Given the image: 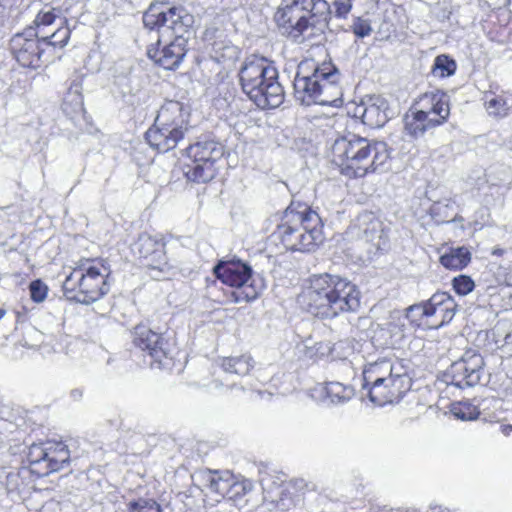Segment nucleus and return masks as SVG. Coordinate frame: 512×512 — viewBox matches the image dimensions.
I'll return each mask as SVG.
<instances>
[{"instance_id":"nucleus-23","label":"nucleus","mask_w":512,"mask_h":512,"mask_svg":"<svg viewBox=\"0 0 512 512\" xmlns=\"http://www.w3.org/2000/svg\"><path fill=\"white\" fill-rule=\"evenodd\" d=\"M498 400L494 398L483 399L480 403L474 404L470 401H461L452 404L451 414L462 421H471L477 419L481 414H484L486 409L490 406H495Z\"/></svg>"},{"instance_id":"nucleus-5","label":"nucleus","mask_w":512,"mask_h":512,"mask_svg":"<svg viewBox=\"0 0 512 512\" xmlns=\"http://www.w3.org/2000/svg\"><path fill=\"white\" fill-rule=\"evenodd\" d=\"M339 73L330 63L315 66L313 61L304 60L298 66L293 86L295 97L304 105L340 106L342 89Z\"/></svg>"},{"instance_id":"nucleus-2","label":"nucleus","mask_w":512,"mask_h":512,"mask_svg":"<svg viewBox=\"0 0 512 512\" xmlns=\"http://www.w3.org/2000/svg\"><path fill=\"white\" fill-rule=\"evenodd\" d=\"M302 310L320 319H334L355 312L360 291L351 281L328 273L311 276L297 297Z\"/></svg>"},{"instance_id":"nucleus-29","label":"nucleus","mask_w":512,"mask_h":512,"mask_svg":"<svg viewBox=\"0 0 512 512\" xmlns=\"http://www.w3.org/2000/svg\"><path fill=\"white\" fill-rule=\"evenodd\" d=\"M471 260V253L466 247L451 248L440 257V263L447 269L461 270Z\"/></svg>"},{"instance_id":"nucleus-7","label":"nucleus","mask_w":512,"mask_h":512,"mask_svg":"<svg viewBox=\"0 0 512 512\" xmlns=\"http://www.w3.org/2000/svg\"><path fill=\"white\" fill-rule=\"evenodd\" d=\"M239 76L244 93L259 108H276L283 102L284 90L278 82V71L265 58L247 60Z\"/></svg>"},{"instance_id":"nucleus-39","label":"nucleus","mask_w":512,"mask_h":512,"mask_svg":"<svg viewBox=\"0 0 512 512\" xmlns=\"http://www.w3.org/2000/svg\"><path fill=\"white\" fill-rule=\"evenodd\" d=\"M351 29L353 33L359 38L367 37L372 32L370 21L361 17H357L353 20Z\"/></svg>"},{"instance_id":"nucleus-40","label":"nucleus","mask_w":512,"mask_h":512,"mask_svg":"<svg viewBox=\"0 0 512 512\" xmlns=\"http://www.w3.org/2000/svg\"><path fill=\"white\" fill-rule=\"evenodd\" d=\"M353 6V0H335V15L338 18H346Z\"/></svg>"},{"instance_id":"nucleus-32","label":"nucleus","mask_w":512,"mask_h":512,"mask_svg":"<svg viewBox=\"0 0 512 512\" xmlns=\"http://www.w3.org/2000/svg\"><path fill=\"white\" fill-rule=\"evenodd\" d=\"M47 442L32 444L29 447L28 460L34 467L33 469L39 473V471H45V464L47 458Z\"/></svg>"},{"instance_id":"nucleus-13","label":"nucleus","mask_w":512,"mask_h":512,"mask_svg":"<svg viewBox=\"0 0 512 512\" xmlns=\"http://www.w3.org/2000/svg\"><path fill=\"white\" fill-rule=\"evenodd\" d=\"M60 14L59 9H43L36 15L33 26L28 29H33V35L45 46L63 48L70 39L71 30L68 27V20Z\"/></svg>"},{"instance_id":"nucleus-19","label":"nucleus","mask_w":512,"mask_h":512,"mask_svg":"<svg viewBox=\"0 0 512 512\" xmlns=\"http://www.w3.org/2000/svg\"><path fill=\"white\" fill-rule=\"evenodd\" d=\"M351 233L371 242L377 249H381L386 244L383 223L372 212L360 214L351 227Z\"/></svg>"},{"instance_id":"nucleus-43","label":"nucleus","mask_w":512,"mask_h":512,"mask_svg":"<svg viewBox=\"0 0 512 512\" xmlns=\"http://www.w3.org/2000/svg\"><path fill=\"white\" fill-rule=\"evenodd\" d=\"M440 208V204H436L432 207V213H436V210Z\"/></svg>"},{"instance_id":"nucleus-35","label":"nucleus","mask_w":512,"mask_h":512,"mask_svg":"<svg viewBox=\"0 0 512 512\" xmlns=\"http://www.w3.org/2000/svg\"><path fill=\"white\" fill-rule=\"evenodd\" d=\"M456 63L447 55H439L435 58L432 73L436 77H448L455 73Z\"/></svg>"},{"instance_id":"nucleus-3","label":"nucleus","mask_w":512,"mask_h":512,"mask_svg":"<svg viewBox=\"0 0 512 512\" xmlns=\"http://www.w3.org/2000/svg\"><path fill=\"white\" fill-rule=\"evenodd\" d=\"M331 160L348 178H363L389 168L390 152L386 143L349 134L337 138L331 146Z\"/></svg>"},{"instance_id":"nucleus-24","label":"nucleus","mask_w":512,"mask_h":512,"mask_svg":"<svg viewBox=\"0 0 512 512\" xmlns=\"http://www.w3.org/2000/svg\"><path fill=\"white\" fill-rule=\"evenodd\" d=\"M47 458L45 471H39V474L47 475L58 471L69 462L70 452L67 446L61 441H47Z\"/></svg>"},{"instance_id":"nucleus-20","label":"nucleus","mask_w":512,"mask_h":512,"mask_svg":"<svg viewBox=\"0 0 512 512\" xmlns=\"http://www.w3.org/2000/svg\"><path fill=\"white\" fill-rule=\"evenodd\" d=\"M457 304L452 296L446 292H438L428 300L427 326L439 328L449 323L455 316Z\"/></svg>"},{"instance_id":"nucleus-8","label":"nucleus","mask_w":512,"mask_h":512,"mask_svg":"<svg viewBox=\"0 0 512 512\" xmlns=\"http://www.w3.org/2000/svg\"><path fill=\"white\" fill-rule=\"evenodd\" d=\"M110 270L103 261L84 259L63 282L65 295L78 303L91 304L108 293Z\"/></svg>"},{"instance_id":"nucleus-27","label":"nucleus","mask_w":512,"mask_h":512,"mask_svg":"<svg viewBox=\"0 0 512 512\" xmlns=\"http://www.w3.org/2000/svg\"><path fill=\"white\" fill-rule=\"evenodd\" d=\"M62 110L70 117H73L83 112L84 103L82 96V87L80 83L73 82L70 85L63 99Z\"/></svg>"},{"instance_id":"nucleus-12","label":"nucleus","mask_w":512,"mask_h":512,"mask_svg":"<svg viewBox=\"0 0 512 512\" xmlns=\"http://www.w3.org/2000/svg\"><path fill=\"white\" fill-rule=\"evenodd\" d=\"M133 251L142 259L151 278L162 280L173 274V266L166 257L165 242L161 235H140L134 244Z\"/></svg>"},{"instance_id":"nucleus-38","label":"nucleus","mask_w":512,"mask_h":512,"mask_svg":"<svg viewBox=\"0 0 512 512\" xmlns=\"http://www.w3.org/2000/svg\"><path fill=\"white\" fill-rule=\"evenodd\" d=\"M453 288L458 295L465 296L473 291L475 284L471 277L459 275L452 281Z\"/></svg>"},{"instance_id":"nucleus-15","label":"nucleus","mask_w":512,"mask_h":512,"mask_svg":"<svg viewBox=\"0 0 512 512\" xmlns=\"http://www.w3.org/2000/svg\"><path fill=\"white\" fill-rule=\"evenodd\" d=\"M45 45L33 35V29H26L14 35L10 41L11 51L17 62L23 67L36 69L41 65Z\"/></svg>"},{"instance_id":"nucleus-21","label":"nucleus","mask_w":512,"mask_h":512,"mask_svg":"<svg viewBox=\"0 0 512 512\" xmlns=\"http://www.w3.org/2000/svg\"><path fill=\"white\" fill-rule=\"evenodd\" d=\"M133 343L141 350L146 351L151 359L158 363L159 367L166 359V352L163 348V339L160 334L152 331L145 325H138L133 332Z\"/></svg>"},{"instance_id":"nucleus-14","label":"nucleus","mask_w":512,"mask_h":512,"mask_svg":"<svg viewBox=\"0 0 512 512\" xmlns=\"http://www.w3.org/2000/svg\"><path fill=\"white\" fill-rule=\"evenodd\" d=\"M483 374V357L477 351L469 349L459 360L452 363L445 377L447 384L465 388L479 384Z\"/></svg>"},{"instance_id":"nucleus-33","label":"nucleus","mask_w":512,"mask_h":512,"mask_svg":"<svg viewBox=\"0 0 512 512\" xmlns=\"http://www.w3.org/2000/svg\"><path fill=\"white\" fill-rule=\"evenodd\" d=\"M405 317L414 326H427V321H430L428 317V301L422 304H415L408 307L406 309Z\"/></svg>"},{"instance_id":"nucleus-25","label":"nucleus","mask_w":512,"mask_h":512,"mask_svg":"<svg viewBox=\"0 0 512 512\" xmlns=\"http://www.w3.org/2000/svg\"><path fill=\"white\" fill-rule=\"evenodd\" d=\"M207 488L210 492L217 494L220 497L229 495L230 490L238 486L233 475L229 471H214L210 472L206 477Z\"/></svg>"},{"instance_id":"nucleus-41","label":"nucleus","mask_w":512,"mask_h":512,"mask_svg":"<svg viewBox=\"0 0 512 512\" xmlns=\"http://www.w3.org/2000/svg\"><path fill=\"white\" fill-rule=\"evenodd\" d=\"M500 429L505 436H510L512 434V425L510 424L502 425Z\"/></svg>"},{"instance_id":"nucleus-18","label":"nucleus","mask_w":512,"mask_h":512,"mask_svg":"<svg viewBox=\"0 0 512 512\" xmlns=\"http://www.w3.org/2000/svg\"><path fill=\"white\" fill-rule=\"evenodd\" d=\"M274 18L282 33L294 39L301 36L309 25V20L293 2L279 7Z\"/></svg>"},{"instance_id":"nucleus-11","label":"nucleus","mask_w":512,"mask_h":512,"mask_svg":"<svg viewBox=\"0 0 512 512\" xmlns=\"http://www.w3.org/2000/svg\"><path fill=\"white\" fill-rule=\"evenodd\" d=\"M214 273L224 284L239 289L234 293L237 302L255 300L264 288L262 280L253 277L252 268L240 261L220 262Z\"/></svg>"},{"instance_id":"nucleus-1","label":"nucleus","mask_w":512,"mask_h":512,"mask_svg":"<svg viewBox=\"0 0 512 512\" xmlns=\"http://www.w3.org/2000/svg\"><path fill=\"white\" fill-rule=\"evenodd\" d=\"M144 26L156 42L148 46L147 55L164 69H174L186 54V45L192 34L194 17L184 8L164 9L151 5L143 15Z\"/></svg>"},{"instance_id":"nucleus-37","label":"nucleus","mask_w":512,"mask_h":512,"mask_svg":"<svg viewBox=\"0 0 512 512\" xmlns=\"http://www.w3.org/2000/svg\"><path fill=\"white\" fill-rule=\"evenodd\" d=\"M29 292L33 302L42 303L48 296L49 288L41 279H36L29 284Z\"/></svg>"},{"instance_id":"nucleus-44","label":"nucleus","mask_w":512,"mask_h":512,"mask_svg":"<svg viewBox=\"0 0 512 512\" xmlns=\"http://www.w3.org/2000/svg\"><path fill=\"white\" fill-rule=\"evenodd\" d=\"M5 313H6V312H5V310H4V309H2V308H0V319H2V318H3V316L5 315Z\"/></svg>"},{"instance_id":"nucleus-22","label":"nucleus","mask_w":512,"mask_h":512,"mask_svg":"<svg viewBox=\"0 0 512 512\" xmlns=\"http://www.w3.org/2000/svg\"><path fill=\"white\" fill-rule=\"evenodd\" d=\"M387 102L381 96H370L356 107L355 115L362 119V122L371 127L383 126L387 119Z\"/></svg>"},{"instance_id":"nucleus-10","label":"nucleus","mask_w":512,"mask_h":512,"mask_svg":"<svg viewBox=\"0 0 512 512\" xmlns=\"http://www.w3.org/2000/svg\"><path fill=\"white\" fill-rule=\"evenodd\" d=\"M188 162L183 172L189 181L206 183L216 175V162L224 155V147L215 140L198 141L186 149Z\"/></svg>"},{"instance_id":"nucleus-9","label":"nucleus","mask_w":512,"mask_h":512,"mask_svg":"<svg viewBox=\"0 0 512 512\" xmlns=\"http://www.w3.org/2000/svg\"><path fill=\"white\" fill-rule=\"evenodd\" d=\"M189 111L178 101L165 102L158 111L154 125L147 130L148 144L165 153L174 149L188 130Z\"/></svg>"},{"instance_id":"nucleus-17","label":"nucleus","mask_w":512,"mask_h":512,"mask_svg":"<svg viewBox=\"0 0 512 512\" xmlns=\"http://www.w3.org/2000/svg\"><path fill=\"white\" fill-rule=\"evenodd\" d=\"M415 107L435 127L443 124L450 114L449 97L438 90L422 95Z\"/></svg>"},{"instance_id":"nucleus-34","label":"nucleus","mask_w":512,"mask_h":512,"mask_svg":"<svg viewBox=\"0 0 512 512\" xmlns=\"http://www.w3.org/2000/svg\"><path fill=\"white\" fill-rule=\"evenodd\" d=\"M292 2L297 4L308 20L311 16L324 13L328 8L325 0H293Z\"/></svg>"},{"instance_id":"nucleus-31","label":"nucleus","mask_w":512,"mask_h":512,"mask_svg":"<svg viewBox=\"0 0 512 512\" xmlns=\"http://www.w3.org/2000/svg\"><path fill=\"white\" fill-rule=\"evenodd\" d=\"M252 367V358L247 355L225 358L221 363V368L226 374H236L239 376L248 374Z\"/></svg>"},{"instance_id":"nucleus-4","label":"nucleus","mask_w":512,"mask_h":512,"mask_svg":"<svg viewBox=\"0 0 512 512\" xmlns=\"http://www.w3.org/2000/svg\"><path fill=\"white\" fill-rule=\"evenodd\" d=\"M362 376V389L370 401L378 406L399 402L412 385L407 368L394 356L368 360Z\"/></svg>"},{"instance_id":"nucleus-30","label":"nucleus","mask_w":512,"mask_h":512,"mask_svg":"<svg viewBox=\"0 0 512 512\" xmlns=\"http://www.w3.org/2000/svg\"><path fill=\"white\" fill-rule=\"evenodd\" d=\"M404 121L406 132L413 137L422 136L426 130L435 127L429 123V120L425 118L416 107L411 113L405 116Z\"/></svg>"},{"instance_id":"nucleus-42","label":"nucleus","mask_w":512,"mask_h":512,"mask_svg":"<svg viewBox=\"0 0 512 512\" xmlns=\"http://www.w3.org/2000/svg\"><path fill=\"white\" fill-rule=\"evenodd\" d=\"M71 396L74 398V399H79L81 396H82V392L80 390H73L71 392Z\"/></svg>"},{"instance_id":"nucleus-26","label":"nucleus","mask_w":512,"mask_h":512,"mask_svg":"<svg viewBox=\"0 0 512 512\" xmlns=\"http://www.w3.org/2000/svg\"><path fill=\"white\" fill-rule=\"evenodd\" d=\"M484 104L487 113L496 118H502L509 114L512 109V94L488 93L485 95Z\"/></svg>"},{"instance_id":"nucleus-28","label":"nucleus","mask_w":512,"mask_h":512,"mask_svg":"<svg viewBox=\"0 0 512 512\" xmlns=\"http://www.w3.org/2000/svg\"><path fill=\"white\" fill-rule=\"evenodd\" d=\"M321 390L325 393L326 399L332 404H344L354 396L352 386L337 381L327 382Z\"/></svg>"},{"instance_id":"nucleus-16","label":"nucleus","mask_w":512,"mask_h":512,"mask_svg":"<svg viewBox=\"0 0 512 512\" xmlns=\"http://www.w3.org/2000/svg\"><path fill=\"white\" fill-rule=\"evenodd\" d=\"M266 509L270 512H289L301 501V493L293 483H287L274 489H267L265 481H261Z\"/></svg>"},{"instance_id":"nucleus-36","label":"nucleus","mask_w":512,"mask_h":512,"mask_svg":"<svg viewBox=\"0 0 512 512\" xmlns=\"http://www.w3.org/2000/svg\"><path fill=\"white\" fill-rule=\"evenodd\" d=\"M128 512H161L160 504L152 498H138L127 503Z\"/></svg>"},{"instance_id":"nucleus-6","label":"nucleus","mask_w":512,"mask_h":512,"mask_svg":"<svg viewBox=\"0 0 512 512\" xmlns=\"http://www.w3.org/2000/svg\"><path fill=\"white\" fill-rule=\"evenodd\" d=\"M276 235L287 250L310 252L322 242L321 219L307 205L291 204L282 215Z\"/></svg>"}]
</instances>
